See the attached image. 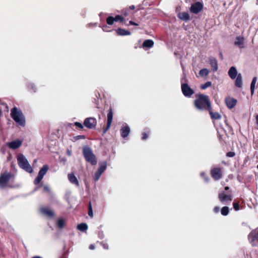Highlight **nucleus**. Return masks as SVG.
<instances>
[{
	"label": "nucleus",
	"mask_w": 258,
	"mask_h": 258,
	"mask_svg": "<svg viewBox=\"0 0 258 258\" xmlns=\"http://www.w3.org/2000/svg\"><path fill=\"white\" fill-rule=\"evenodd\" d=\"M195 105L199 110L210 109L211 107L208 96L202 94L195 101Z\"/></svg>",
	"instance_id": "f257e3e1"
},
{
	"label": "nucleus",
	"mask_w": 258,
	"mask_h": 258,
	"mask_svg": "<svg viewBox=\"0 0 258 258\" xmlns=\"http://www.w3.org/2000/svg\"><path fill=\"white\" fill-rule=\"evenodd\" d=\"M11 115L12 118L19 125L23 126L25 125V117L21 110H19L16 107H14L11 110Z\"/></svg>",
	"instance_id": "f03ea898"
},
{
	"label": "nucleus",
	"mask_w": 258,
	"mask_h": 258,
	"mask_svg": "<svg viewBox=\"0 0 258 258\" xmlns=\"http://www.w3.org/2000/svg\"><path fill=\"white\" fill-rule=\"evenodd\" d=\"M18 164L21 168L25 170L27 172L31 173L33 169L29 164L26 157L22 154H20L17 158Z\"/></svg>",
	"instance_id": "7ed1b4c3"
},
{
	"label": "nucleus",
	"mask_w": 258,
	"mask_h": 258,
	"mask_svg": "<svg viewBox=\"0 0 258 258\" xmlns=\"http://www.w3.org/2000/svg\"><path fill=\"white\" fill-rule=\"evenodd\" d=\"M83 154L86 160L90 162L92 165H95L97 163V160L91 150L88 147L83 148Z\"/></svg>",
	"instance_id": "20e7f679"
},
{
	"label": "nucleus",
	"mask_w": 258,
	"mask_h": 258,
	"mask_svg": "<svg viewBox=\"0 0 258 258\" xmlns=\"http://www.w3.org/2000/svg\"><path fill=\"white\" fill-rule=\"evenodd\" d=\"M248 240L252 246H258V229L250 232L248 235Z\"/></svg>",
	"instance_id": "39448f33"
},
{
	"label": "nucleus",
	"mask_w": 258,
	"mask_h": 258,
	"mask_svg": "<svg viewBox=\"0 0 258 258\" xmlns=\"http://www.w3.org/2000/svg\"><path fill=\"white\" fill-rule=\"evenodd\" d=\"M218 197L220 201L223 204H226L232 201V196L229 192H225L223 191L220 192Z\"/></svg>",
	"instance_id": "423d86ee"
},
{
	"label": "nucleus",
	"mask_w": 258,
	"mask_h": 258,
	"mask_svg": "<svg viewBox=\"0 0 258 258\" xmlns=\"http://www.w3.org/2000/svg\"><path fill=\"white\" fill-rule=\"evenodd\" d=\"M107 167V162L104 161L99 165V167L97 171L95 173L93 178L95 181H98L102 174L106 170Z\"/></svg>",
	"instance_id": "0eeeda50"
},
{
	"label": "nucleus",
	"mask_w": 258,
	"mask_h": 258,
	"mask_svg": "<svg viewBox=\"0 0 258 258\" xmlns=\"http://www.w3.org/2000/svg\"><path fill=\"white\" fill-rule=\"evenodd\" d=\"M48 170V166L46 165H44L42 168L40 170L38 175L36 178L35 179L34 183L35 184L37 185L39 183L40 181L43 178L44 175L46 173L47 171Z\"/></svg>",
	"instance_id": "6e6552de"
},
{
	"label": "nucleus",
	"mask_w": 258,
	"mask_h": 258,
	"mask_svg": "<svg viewBox=\"0 0 258 258\" xmlns=\"http://www.w3.org/2000/svg\"><path fill=\"white\" fill-rule=\"evenodd\" d=\"M181 90L184 95L186 97H190L194 93V90L187 84H182Z\"/></svg>",
	"instance_id": "1a4fd4ad"
},
{
	"label": "nucleus",
	"mask_w": 258,
	"mask_h": 258,
	"mask_svg": "<svg viewBox=\"0 0 258 258\" xmlns=\"http://www.w3.org/2000/svg\"><path fill=\"white\" fill-rule=\"evenodd\" d=\"M11 177V174L5 173L0 176V186L5 187L8 183Z\"/></svg>",
	"instance_id": "9d476101"
},
{
	"label": "nucleus",
	"mask_w": 258,
	"mask_h": 258,
	"mask_svg": "<svg viewBox=\"0 0 258 258\" xmlns=\"http://www.w3.org/2000/svg\"><path fill=\"white\" fill-rule=\"evenodd\" d=\"M203 8V4L200 2H197L191 5L190 11L194 14H197L202 11Z\"/></svg>",
	"instance_id": "9b49d317"
},
{
	"label": "nucleus",
	"mask_w": 258,
	"mask_h": 258,
	"mask_svg": "<svg viewBox=\"0 0 258 258\" xmlns=\"http://www.w3.org/2000/svg\"><path fill=\"white\" fill-rule=\"evenodd\" d=\"M97 121L95 118L89 117L84 120V125L88 128H92L95 127Z\"/></svg>",
	"instance_id": "f8f14e48"
},
{
	"label": "nucleus",
	"mask_w": 258,
	"mask_h": 258,
	"mask_svg": "<svg viewBox=\"0 0 258 258\" xmlns=\"http://www.w3.org/2000/svg\"><path fill=\"white\" fill-rule=\"evenodd\" d=\"M225 101L227 107L229 109L234 108L237 103V100L231 97H226Z\"/></svg>",
	"instance_id": "ddd939ff"
},
{
	"label": "nucleus",
	"mask_w": 258,
	"mask_h": 258,
	"mask_svg": "<svg viewBox=\"0 0 258 258\" xmlns=\"http://www.w3.org/2000/svg\"><path fill=\"white\" fill-rule=\"evenodd\" d=\"M22 144V141L20 140H16L12 142L7 143V145L11 149L15 150L19 148Z\"/></svg>",
	"instance_id": "4468645a"
},
{
	"label": "nucleus",
	"mask_w": 258,
	"mask_h": 258,
	"mask_svg": "<svg viewBox=\"0 0 258 258\" xmlns=\"http://www.w3.org/2000/svg\"><path fill=\"white\" fill-rule=\"evenodd\" d=\"M211 173L212 176L215 180L219 179L222 176V172L220 168H214L211 170Z\"/></svg>",
	"instance_id": "2eb2a0df"
},
{
	"label": "nucleus",
	"mask_w": 258,
	"mask_h": 258,
	"mask_svg": "<svg viewBox=\"0 0 258 258\" xmlns=\"http://www.w3.org/2000/svg\"><path fill=\"white\" fill-rule=\"evenodd\" d=\"M113 119V111L112 109L108 110L107 113V123L106 128L104 130V132L105 133L111 126Z\"/></svg>",
	"instance_id": "dca6fc26"
},
{
	"label": "nucleus",
	"mask_w": 258,
	"mask_h": 258,
	"mask_svg": "<svg viewBox=\"0 0 258 258\" xmlns=\"http://www.w3.org/2000/svg\"><path fill=\"white\" fill-rule=\"evenodd\" d=\"M234 44L240 48H244V38L242 36H240L236 37L234 41Z\"/></svg>",
	"instance_id": "f3484780"
},
{
	"label": "nucleus",
	"mask_w": 258,
	"mask_h": 258,
	"mask_svg": "<svg viewBox=\"0 0 258 258\" xmlns=\"http://www.w3.org/2000/svg\"><path fill=\"white\" fill-rule=\"evenodd\" d=\"M177 17L179 19L184 21L190 20V16L187 12H180L177 14Z\"/></svg>",
	"instance_id": "a211bd4d"
},
{
	"label": "nucleus",
	"mask_w": 258,
	"mask_h": 258,
	"mask_svg": "<svg viewBox=\"0 0 258 258\" xmlns=\"http://www.w3.org/2000/svg\"><path fill=\"white\" fill-rule=\"evenodd\" d=\"M209 62L212 68V70L213 71L215 72L218 70V62L217 60L215 58H209Z\"/></svg>",
	"instance_id": "6ab92c4d"
},
{
	"label": "nucleus",
	"mask_w": 258,
	"mask_h": 258,
	"mask_svg": "<svg viewBox=\"0 0 258 258\" xmlns=\"http://www.w3.org/2000/svg\"><path fill=\"white\" fill-rule=\"evenodd\" d=\"M121 132V136L123 138L126 137L130 134V128L127 125H125L120 130Z\"/></svg>",
	"instance_id": "aec40b11"
},
{
	"label": "nucleus",
	"mask_w": 258,
	"mask_h": 258,
	"mask_svg": "<svg viewBox=\"0 0 258 258\" xmlns=\"http://www.w3.org/2000/svg\"><path fill=\"white\" fill-rule=\"evenodd\" d=\"M40 210L42 213L47 216L52 217L54 215L53 211L49 208H42Z\"/></svg>",
	"instance_id": "412c9836"
},
{
	"label": "nucleus",
	"mask_w": 258,
	"mask_h": 258,
	"mask_svg": "<svg viewBox=\"0 0 258 258\" xmlns=\"http://www.w3.org/2000/svg\"><path fill=\"white\" fill-rule=\"evenodd\" d=\"M228 75L232 79L236 78L237 75V72L236 68L234 67H232L230 68L228 71Z\"/></svg>",
	"instance_id": "4be33fe9"
},
{
	"label": "nucleus",
	"mask_w": 258,
	"mask_h": 258,
	"mask_svg": "<svg viewBox=\"0 0 258 258\" xmlns=\"http://www.w3.org/2000/svg\"><path fill=\"white\" fill-rule=\"evenodd\" d=\"M68 178L70 181L77 185H78L79 182L76 178V177L73 174H68Z\"/></svg>",
	"instance_id": "5701e85b"
},
{
	"label": "nucleus",
	"mask_w": 258,
	"mask_h": 258,
	"mask_svg": "<svg viewBox=\"0 0 258 258\" xmlns=\"http://www.w3.org/2000/svg\"><path fill=\"white\" fill-rule=\"evenodd\" d=\"M235 85L236 87L241 88L242 86V76L241 74H238L235 80Z\"/></svg>",
	"instance_id": "b1692460"
},
{
	"label": "nucleus",
	"mask_w": 258,
	"mask_h": 258,
	"mask_svg": "<svg viewBox=\"0 0 258 258\" xmlns=\"http://www.w3.org/2000/svg\"><path fill=\"white\" fill-rule=\"evenodd\" d=\"M257 79L256 77H254L252 79V82L250 84V93L251 95H252L254 94L255 88V84L256 83Z\"/></svg>",
	"instance_id": "393cba45"
},
{
	"label": "nucleus",
	"mask_w": 258,
	"mask_h": 258,
	"mask_svg": "<svg viewBox=\"0 0 258 258\" xmlns=\"http://www.w3.org/2000/svg\"><path fill=\"white\" fill-rule=\"evenodd\" d=\"M66 220L63 218H59L56 222V226L60 229L63 228L66 224Z\"/></svg>",
	"instance_id": "a878e982"
},
{
	"label": "nucleus",
	"mask_w": 258,
	"mask_h": 258,
	"mask_svg": "<svg viewBox=\"0 0 258 258\" xmlns=\"http://www.w3.org/2000/svg\"><path fill=\"white\" fill-rule=\"evenodd\" d=\"M154 45V42L153 40L150 39H148L145 40L143 44V47L144 48L147 47V48H151Z\"/></svg>",
	"instance_id": "bb28decb"
},
{
	"label": "nucleus",
	"mask_w": 258,
	"mask_h": 258,
	"mask_svg": "<svg viewBox=\"0 0 258 258\" xmlns=\"http://www.w3.org/2000/svg\"><path fill=\"white\" fill-rule=\"evenodd\" d=\"M117 34L119 35H130L131 34L130 32L126 31L123 29H118L116 30Z\"/></svg>",
	"instance_id": "cd10ccee"
},
{
	"label": "nucleus",
	"mask_w": 258,
	"mask_h": 258,
	"mask_svg": "<svg viewBox=\"0 0 258 258\" xmlns=\"http://www.w3.org/2000/svg\"><path fill=\"white\" fill-rule=\"evenodd\" d=\"M209 110V112L211 115V117L213 119H219L221 118V115L218 112H213L211 110V108L208 109Z\"/></svg>",
	"instance_id": "c85d7f7f"
},
{
	"label": "nucleus",
	"mask_w": 258,
	"mask_h": 258,
	"mask_svg": "<svg viewBox=\"0 0 258 258\" xmlns=\"http://www.w3.org/2000/svg\"><path fill=\"white\" fill-rule=\"evenodd\" d=\"M209 74V70L207 69H203L200 71L199 75L202 77H206Z\"/></svg>",
	"instance_id": "c756f323"
},
{
	"label": "nucleus",
	"mask_w": 258,
	"mask_h": 258,
	"mask_svg": "<svg viewBox=\"0 0 258 258\" xmlns=\"http://www.w3.org/2000/svg\"><path fill=\"white\" fill-rule=\"evenodd\" d=\"M77 228L80 231H85L88 228V226L85 223H81L78 225Z\"/></svg>",
	"instance_id": "7c9ffc66"
},
{
	"label": "nucleus",
	"mask_w": 258,
	"mask_h": 258,
	"mask_svg": "<svg viewBox=\"0 0 258 258\" xmlns=\"http://www.w3.org/2000/svg\"><path fill=\"white\" fill-rule=\"evenodd\" d=\"M221 214L223 216H226L229 213V208L228 207H224L222 208Z\"/></svg>",
	"instance_id": "2f4dec72"
},
{
	"label": "nucleus",
	"mask_w": 258,
	"mask_h": 258,
	"mask_svg": "<svg viewBox=\"0 0 258 258\" xmlns=\"http://www.w3.org/2000/svg\"><path fill=\"white\" fill-rule=\"evenodd\" d=\"M106 21H107V23L108 25H112V24H113V23L114 21V19L113 17L110 16L107 18Z\"/></svg>",
	"instance_id": "473e14b6"
},
{
	"label": "nucleus",
	"mask_w": 258,
	"mask_h": 258,
	"mask_svg": "<svg viewBox=\"0 0 258 258\" xmlns=\"http://www.w3.org/2000/svg\"><path fill=\"white\" fill-rule=\"evenodd\" d=\"M211 84H211V82H207L205 84H204L201 86V88L203 89H205L211 86Z\"/></svg>",
	"instance_id": "72a5a7b5"
},
{
	"label": "nucleus",
	"mask_w": 258,
	"mask_h": 258,
	"mask_svg": "<svg viewBox=\"0 0 258 258\" xmlns=\"http://www.w3.org/2000/svg\"><path fill=\"white\" fill-rule=\"evenodd\" d=\"M88 215L91 216L93 217V210L91 206V204L90 203L89 204V211H88Z\"/></svg>",
	"instance_id": "f704fd0d"
},
{
	"label": "nucleus",
	"mask_w": 258,
	"mask_h": 258,
	"mask_svg": "<svg viewBox=\"0 0 258 258\" xmlns=\"http://www.w3.org/2000/svg\"><path fill=\"white\" fill-rule=\"evenodd\" d=\"M114 21H118L119 20L122 21L123 20V18L119 15L116 16V17L115 18H114Z\"/></svg>",
	"instance_id": "c9c22d12"
},
{
	"label": "nucleus",
	"mask_w": 258,
	"mask_h": 258,
	"mask_svg": "<svg viewBox=\"0 0 258 258\" xmlns=\"http://www.w3.org/2000/svg\"><path fill=\"white\" fill-rule=\"evenodd\" d=\"M233 207L235 211H238L239 210V205L237 203H233Z\"/></svg>",
	"instance_id": "e433bc0d"
},
{
	"label": "nucleus",
	"mask_w": 258,
	"mask_h": 258,
	"mask_svg": "<svg viewBox=\"0 0 258 258\" xmlns=\"http://www.w3.org/2000/svg\"><path fill=\"white\" fill-rule=\"evenodd\" d=\"M75 124L76 126L78 127L79 128H83V125L82 123H80V122H76L75 123Z\"/></svg>",
	"instance_id": "4c0bfd02"
},
{
	"label": "nucleus",
	"mask_w": 258,
	"mask_h": 258,
	"mask_svg": "<svg viewBox=\"0 0 258 258\" xmlns=\"http://www.w3.org/2000/svg\"><path fill=\"white\" fill-rule=\"evenodd\" d=\"M235 155V153L232 152H229L227 153V156L229 157H232Z\"/></svg>",
	"instance_id": "58836bf2"
},
{
	"label": "nucleus",
	"mask_w": 258,
	"mask_h": 258,
	"mask_svg": "<svg viewBox=\"0 0 258 258\" xmlns=\"http://www.w3.org/2000/svg\"><path fill=\"white\" fill-rule=\"evenodd\" d=\"M148 135L147 133H143V137H142L143 140H146L148 138Z\"/></svg>",
	"instance_id": "ea45409f"
},
{
	"label": "nucleus",
	"mask_w": 258,
	"mask_h": 258,
	"mask_svg": "<svg viewBox=\"0 0 258 258\" xmlns=\"http://www.w3.org/2000/svg\"><path fill=\"white\" fill-rule=\"evenodd\" d=\"M44 191L48 192L50 190V188L48 186L45 185L44 186Z\"/></svg>",
	"instance_id": "a19ab883"
},
{
	"label": "nucleus",
	"mask_w": 258,
	"mask_h": 258,
	"mask_svg": "<svg viewBox=\"0 0 258 258\" xmlns=\"http://www.w3.org/2000/svg\"><path fill=\"white\" fill-rule=\"evenodd\" d=\"M214 211L216 213H218L219 212V208L218 207H215L214 208Z\"/></svg>",
	"instance_id": "79ce46f5"
},
{
	"label": "nucleus",
	"mask_w": 258,
	"mask_h": 258,
	"mask_svg": "<svg viewBox=\"0 0 258 258\" xmlns=\"http://www.w3.org/2000/svg\"><path fill=\"white\" fill-rule=\"evenodd\" d=\"M29 87H30L32 90H33L34 91H35L34 88H35V86H34V85L33 84H30Z\"/></svg>",
	"instance_id": "37998d69"
},
{
	"label": "nucleus",
	"mask_w": 258,
	"mask_h": 258,
	"mask_svg": "<svg viewBox=\"0 0 258 258\" xmlns=\"http://www.w3.org/2000/svg\"><path fill=\"white\" fill-rule=\"evenodd\" d=\"M129 24L130 25H135V26H138V24H137L135 22H133L132 21H130Z\"/></svg>",
	"instance_id": "c03bdc74"
},
{
	"label": "nucleus",
	"mask_w": 258,
	"mask_h": 258,
	"mask_svg": "<svg viewBox=\"0 0 258 258\" xmlns=\"http://www.w3.org/2000/svg\"><path fill=\"white\" fill-rule=\"evenodd\" d=\"M89 248L91 250H93L95 249V246L93 244H91L90 246H89Z\"/></svg>",
	"instance_id": "a18cd8bd"
},
{
	"label": "nucleus",
	"mask_w": 258,
	"mask_h": 258,
	"mask_svg": "<svg viewBox=\"0 0 258 258\" xmlns=\"http://www.w3.org/2000/svg\"><path fill=\"white\" fill-rule=\"evenodd\" d=\"M103 246L105 249H108V246L107 244H103Z\"/></svg>",
	"instance_id": "49530a36"
},
{
	"label": "nucleus",
	"mask_w": 258,
	"mask_h": 258,
	"mask_svg": "<svg viewBox=\"0 0 258 258\" xmlns=\"http://www.w3.org/2000/svg\"><path fill=\"white\" fill-rule=\"evenodd\" d=\"M201 176L204 177V176L205 175V172H201Z\"/></svg>",
	"instance_id": "de8ad7c7"
},
{
	"label": "nucleus",
	"mask_w": 258,
	"mask_h": 258,
	"mask_svg": "<svg viewBox=\"0 0 258 258\" xmlns=\"http://www.w3.org/2000/svg\"><path fill=\"white\" fill-rule=\"evenodd\" d=\"M130 9H131V10H134L135 9V6H131L130 7Z\"/></svg>",
	"instance_id": "09e8293b"
},
{
	"label": "nucleus",
	"mask_w": 258,
	"mask_h": 258,
	"mask_svg": "<svg viewBox=\"0 0 258 258\" xmlns=\"http://www.w3.org/2000/svg\"><path fill=\"white\" fill-rule=\"evenodd\" d=\"M205 179L206 182H208L209 180V178L208 177H205Z\"/></svg>",
	"instance_id": "8fccbe9b"
},
{
	"label": "nucleus",
	"mask_w": 258,
	"mask_h": 258,
	"mask_svg": "<svg viewBox=\"0 0 258 258\" xmlns=\"http://www.w3.org/2000/svg\"><path fill=\"white\" fill-rule=\"evenodd\" d=\"M32 258H42V257L40 256H35L33 257Z\"/></svg>",
	"instance_id": "3c124183"
},
{
	"label": "nucleus",
	"mask_w": 258,
	"mask_h": 258,
	"mask_svg": "<svg viewBox=\"0 0 258 258\" xmlns=\"http://www.w3.org/2000/svg\"><path fill=\"white\" fill-rule=\"evenodd\" d=\"M256 122H257V123L258 124V115L256 117Z\"/></svg>",
	"instance_id": "603ef678"
},
{
	"label": "nucleus",
	"mask_w": 258,
	"mask_h": 258,
	"mask_svg": "<svg viewBox=\"0 0 258 258\" xmlns=\"http://www.w3.org/2000/svg\"><path fill=\"white\" fill-rule=\"evenodd\" d=\"M228 189H229V187H228V186H226V187H225V189L226 190H228Z\"/></svg>",
	"instance_id": "864d4df0"
},
{
	"label": "nucleus",
	"mask_w": 258,
	"mask_h": 258,
	"mask_svg": "<svg viewBox=\"0 0 258 258\" xmlns=\"http://www.w3.org/2000/svg\"><path fill=\"white\" fill-rule=\"evenodd\" d=\"M256 5H258V0H256Z\"/></svg>",
	"instance_id": "5fc2aeb1"
},
{
	"label": "nucleus",
	"mask_w": 258,
	"mask_h": 258,
	"mask_svg": "<svg viewBox=\"0 0 258 258\" xmlns=\"http://www.w3.org/2000/svg\"><path fill=\"white\" fill-rule=\"evenodd\" d=\"M124 15H125V16H126L127 14H126V13H124Z\"/></svg>",
	"instance_id": "6e6d98bb"
},
{
	"label": "nucleus",
	"mask_w": 258,
	"mask_h": 258,
	"mask_svg": "<svg viewBox=\"0 0 258 258\" xmlns=\"http://www.w3.org/2000/svg\"><path fill=\"white\" fill-rule=\"evenodd\" d=\"M257 168H258V164H257Z\"/></svg>",
	"instance_id": "4d7b16f0"
}]
</instances>
